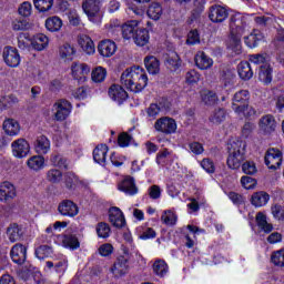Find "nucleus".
<instances>
[{
  "label": "nucleus",
  "instance_id": "1",
  "mask_svg": "<svg viewBox=\"0 0 284 284\" xmlns=\"http://www.w3.org/2000/svg\"><path fill=\"white\" fill-rule=\"evenodd\" d=\"M120 82L126 90L138 94V92H143L148 87V73L141 67H132L123 71Z\"/></svg>",
  "mask_w": 284,
  "mask_h": 284
},
{
  "label": "nucleus",
  "instance_id": "2",
  "mask_svg": "<svg viewBox=\"0 0 284 284\" xmlns=\"http://www.w3.org/2000/svg\"><path fill=\"white\" fill-rule=\"evenodd\" d=\"M245 161V142L233 140L229 143V156L226 165L230 170H239Z\"/></svg>",
  "mask_w": 284,
  "mask_h": 284
},
{
  "label": "nucleus",
  "instance_id": "3",
  "mask_svg": "<svg viewBox=\"0 0 284 284\" xmlns=\"http://www.w3.org/2000/svg\"><path fill=\"white\" fill-rule=\"evenodd\" d=\"M82 10L87 14L88 19L93 23L101 19V2L99 0H84L82 2Z\"/></svg>",
  "mask_w": 284,
  "mask_h": 284
},
{
  "label": "nucleus",
  "instance_id": "4",
  "mask_svg": "<svg viewBox=\"0 0 284 284\" xmlns=\"http://www.w3.org/2000/svg\"><path fill=\"white\" fill-rule=\"evenodd\" d=\"M129 261H130V252H128V250H124V255L118 256L116 261L113 263V266L111 267V272L113 276L119 278L121 276H124V274H128Z\"/></svg>",
  "mask_w": 284,
  "mask_h": 284
},
{
  "label": "nucleus",
  "instance_id": "5",
  "mask_svg": "<svg viewBox=\"0 0 284 284\" xmlns=\"http://www.w3.org/2000/svg\"><path fill=\"white\" fill-rule=\"evenodd\" d=\"M247 103H250V91L241 90L234 94L232 110H234L236 114H241V112H245Z\"/></svg>",
  "mask_w": 284,
  "mask_h": 284
},
{
  "label": "nucleus",
  "instance_id": "6",
  "mask_svg": "<svg viewBox=\"0 0 284 284\" xmlns=\"http://www.w3.org/2000/svg\"><path fill=\"white\" fill-rule=\"evenodd\" d=\"M55 121H65L72 112V104L68 100H59L53 104Z\"/></svg>",
  "mask_w": 284,
  "mask_h": 284
},
{
  "label": "nucleus",
  "instance_id": "7",
  "mask_svg": "<svg viewBox=\"0 0 284 284\" xmlns=\"http://www.w3.org/2000/svg\"><path fill=\"white\" fill-rule=\"evenodd\" d=\"M268 170H278L283 163V153L278 149H268L264 156Z\"/></svg>",
  "mask_w": 284,
  "mask_h": 284
},
{
  "label": "nucleus",
  "instance_id": "8",
  "mask_svg": "<svg viewBox=\"0 0 284 284\" xmlns=\"http://www.w3.org/2000/svg\"><path fill=\"white\" fill-rule=\"evenodd\" d=\"M229 17L230 11L221 4H214L209 8V19L212 23H223Z\"/></svg>",
  "mask_w": 284,
  "mask_h": 284
},
{
  "label": "nucleus",
  "instance_id": "9",
  "mask_svg": "<svg viewBox=\"0 0 284 284\" xmlns=\"http://www.w3.org/2000/svg\"><path fill=\"white\" fill-rule=\"evenodd\" d=\"M154 128L156 132H162L163 134H174L176 132V121L172 118H160L155 121Z\"/></svg>",
  "mask_w": 284,
  "mask_h": 284
},
{
  "label": "nucleus",
  "instance_id": "10",
  "mask_svg": "<svg viewBox=\"0 0 284 284\" xmlns=\"http://www.w3.org/2000/svg\"><path fill=\"white\" fill-rule=\"evenodd\" d=\"M12 154L17 159H26L30 154V143L26 139H18L12 142Z\"/></svg>",
  "mask_w": 284,
  "mask_h": 284
},
{
  "label": "nucleus",
  "instance_id": "11",
  "mask_svg": "<svg viewBox=\"0 0 284 284\" xmlns=\"http://www.w3.org/2000/svg\"><path fill=\"white\" fill-rule=\"evenodd\" d=\"M58 212L61 216H69L70 219H74L79 214V205L74 203L72 200H63L58 205Z\"/></svg>",
  "mask_w": 284,
  "mask_h": 284
},
{
  "label": "nucleus",
  "instance_id": "12",
  "mask_svg": "<svg viewBox=\"0 0 284 284\" xmlns=\"http://www.w3.org/2000/svg\"><path fill=\"white\" fill-rule=\"evenodd\" d=\"M11 260L17 265H23L28 256V248L23 244H16L10 252Z\"/></svg>",
  "mask_w": 284,
  "mask_h": 284
},
{
  "label": "nucleus",
  "instance_id": "13",
  "mask_svg": "<svg viewBox=\"0 0 284 284\" xmlns=\"http://www.w3.org/2000/svg\"><path fill=\"white\" fill-rule=\"evenodd\" d=\"M3 59L9 68H17L21 63V57L17 49L12 47H6L3 50Z\"/></svg>",
  "mask_w": 284,
  "mask_h": 284
},
{
  "label": "nucleus",
  "instance_id": "14",
  "mask_svg": "<svg viewBox=\"0 0 284 284\" xmlns=\"http://www.w3.org/2000/svg\"><path fill=\"white\" fill-rule=\"evenodd\" d=\"M231 34H245V21L240 13H235L230 18Z\"/></svg>",
  "mask_w": 284,
  "mask_h": 284
},
{
  "label": "nucleus",
  "instance_id": "15",
  "mask_svg": "<svg viewBox=\"0 0 284 284\" xmlns=\"http://www.w3.org/2000/svg\"><path fill=\"white\" fill-rule=\"evenodd\" d=\"M109 221L113 227H125V216H123V212L121 209L113 206L109 211Z\"/></svg>",
  "mask_w": 284,
  "mask_h": 284
},
{
  "label": "nucleus",
  "instance_id": "16",
  "mask_svg": "<svg viewBox=\"0 0 284 284\" xmlns=\"http://www.w3.org/2000/svg\"><path fill=\"white\" fill-rule=\"evenodd\" d=\"M109 97L112 99V101H115L119 103V105H121L123 101H128V91H125V89L119 84H112L109 88Z\"/></svg>",
  "mask_w": 284,
  "mask_h": 284
},
{
  "label": "nucleus",
  "instance_id": "17",
  "mask_svg": "<svg viewBox=\"0 0 284 284\" xmlns=\"http://www.w3.org/2000/svg\"><path fill=\"white\" fill-rule=\"evenodd\" d=\"M98 52L101 57L110 58L116 52V43L112 40H102L98 45Z\"/></svg>",
  "mask_w": 284,
  "mask_h": 284
},
{
  "label": "nucleus",
  "instance_id": "18",
  "mask_svg": "<svg viewBox=\"0 0 284 284\" xmlns=\"http://www.w3.org/2000/svg\"><path fill=\"white\" fill-rule=\"evenodd\" d=\"M71 71L73 74V79H75V81H80L81 83H83V81H85V77L90 74V67L83 63H73L71 67Z\"/></svg>",
  "mask_w": 284,
  "mask_h": 284
},
{
  "label": "nucleus",
  "instance_id": "19",
  "mask_svg": "<svg viewBox=\"0 0 284 284\" xmlns=\"http://www.w3.org/2000/svg\"><path fill=\"white\" fill-rule=\"evenodd\" d=\"M260 130L265 132L266 134H272L274 130H276V119L274 115L266 114L260 119Z\"/></svg>",
  "mask_w": 284,
  "mask_h": 284
},
{
  "label": "nucleus",
  "instance_id": "20",
  "mask_svg": "<svg viewBox=\"0 0 284 284\" xmlns=\"http://www.w3.org/2000/svg\"><path fill=\"white\" fill-rule=\"evenodd\" d=\"M23 227L19 226L17 223H12L7 227V236L10 243H17V241H21L23 239Z\"/></svg>",
  "mask_w": 284,
  "mask_h": 284
},
{
  "label": "nucleus",
  "instance_id": "21",
  "mask_svg": "<svg viewBox=\"0 0 284 284\" xmlns=\"http://www.w3.org/2000/svg\"><path fill=\"white\" fill-rule=\"evenodd\" d=\"M195 65L200 70H210L214 65V60L205 54V52L199 51L195 55Z\"/></svg>",
  "mask_w": 284,
  "mask_h": 284
},
{
  "label": "nucleus",
  "instance_id": "22",
  "mask_svg": "<svg viewBox=\"0 0 284 284\" xmlns=\"http://www.w3.org/2000/svg\"><path fill=\"white\" fill-rule=\"evenodd\" d=\"M17 196V190L10 182H2L0 184V201H10Z\"/></svg>",
  "mask_w": 284,
  "mask_h": 284
},
{
  "label": "nucleus",
  "instance_id": "23",
  "mask_svg": "<svg viewBox=\"0 0 284 284\" xmlns=\"http://www.w3.org/2000/svg\"><path fill=\"white\" fill-rule=\"evenodd\" d=\"M121 30L123 39H134V36L139 30V21L130 20L126 23L122 24Z\"/></svg>",
  "mask_w": 284,
  "mask_h": 284
},
{
  "label": "nucleus",
  "instance_id": "24",
  "mask_svg": "<svg viewBox=\"0 0 284 284\" xmlns=\"http://www.w3.org/2000/svg\"><path fill=\"white\" fill-rule=\"evenodd\" d=\"M144 65L149 74H159L161 72V62L154 55L144 58Z\"/></svg>",
  "mask_w": 284,
  "mask_h": 284
},
{
  "label": "nucleus",
  "instance_id": "25",
  "mask_svg": "<svg viewBox=\"0 0 284 284\" xmlns=\"http://www.w3.org/2000/svg\"><path fill=\"white\" fill-rule=\"evenodd\" d=\"M243 34L234 33L230 36L227 41V49L232 50L234 54L239 55L241 52H243V47L241 45V38Z\"/></svg>",
  "mask_w": 284,
  "mask_h": 284
},
{
  "label": "nucleus",
  "instance_id": "26",
  "mask_svg": "<svg viewBox=\"0 0 284 284\" xmlns=\"http://www.w3.org/2000/svg\"><path fill=\"white\" fill-rule=\"evenodd\" d=\"M251 203L254 207H264L266 203H270V194L265 191H258L253 193Z\"/></svg>",
  "mask_w": 284,
  "mask_h": 284
},
{
  "label": "nucleus",
  "instance_id": "27",
  "mask_svg": "<svg viewBox=\"0 0 284 284\" xmlns=\"http://www.w3.org/2000/svg\"><path fill=\"white\" fill-rule=\"evenodd\" d=\"M237 73L240 79H242L243 81H250V79L254 77V71H252V65L247 61L239 63Z\"/></svg>",
  "mask_w": 284,
  "mask_h": 284
},
{
  "label": "nucleus",
  "instance_id": "28",
  "mask_svg": "<svg viewBox=\"0 0 284 284\" xmlns=\"http://www.w3.org/2000/svg\"><path fill=\"white\" fill-rule=\"evenodd\" d=\"M45 265L48 270H53L57 274H65V271L68 270V260L61 258L60 261L57 262V260L48 261L45 262Z\"/></svg>",
  "mask_w": 284,
  "mask_h": 284
},
{
  "label": "nucleus",
  "instance_id": "29",
  "mask_svg": "<svg viewBox=\"0 0 284 284\" xmlns=\"http://www.w3.org/2000/svg\"><path fill=\"white\" fill-rule=\"evenodd\" d=\"M133 41L135 45H140L141 48H143V45H148V43H150V31L145 28H138L135 36H133Z\"/></svg>",
  "mask_w": 284,
  "mask_h": 284
},
{
  "label": "nucleus",
  "instance_id": "30",
  "mask_svg": "<svg viewBox=\"0 0 284 284\" xmlns=\"http://www.w3.org/2000/svg\"><path fill=\"white\" fill-rule=\"evenodd\" d=\"M49 43H50V39L48 38V36H45L43 33H38L31 41L32 48L34 50H38V52L45 50V48H48Z\"/></svg>",
  "mask_w": 284,
  "mask_h": 284
},
{
  "label": "nucleus",
  "instance_id": "31",
  "mask_svg": "<svg viewBox=\"0 0 284 284\" xmlns=\"http://www.w3.org/2000/svg\"><path fill=\"white\" fill-rule=\"evenodd\" d=\"M6 134H8V136H17V134H19V132L21 131V126L19 125V122H17V120L14 119H8L3 122L2 125Z\"/></svg>",
  "mask_w": 284,
  "mask_h": 284
},
{
  "label": "nucleus",
  "instance_id": "32",
  "mask_svg": "<svg viewBox=\"0 0 284 284\" xmlns=\"http://www.w3.org/2000/svg\"><path fill=\"white\" fill-rule=\"evenodd\" d=\"M119 190L121 192H124L125 194H129L130 196H134V194H136V192H139L136 184H134V180H132L131 178L124 179L119 184Z\"/></svg>",
  "mask_w": 284,
  "mask_h": 284
},
{
  "label": "nucleus",
  "instance_id": "33",
  "mask_svg": "<svg viewBox=\"0 0 284 284\" xmlns=\"http://www.w3.org/2000/svg\"><path fill=\"white\" fill-rule=\"evenodd\" d=\"M108 145L99 144L93 150V161L99 163V165H105V156H108Z\"/></svg>",
  "mask_w": 284,
  "mask_h": 284
},
{
  "label": "nucleus",
  "instance_id": "34",
  "mask_svg": "<svg viewBox=\"0 0 284 284\" xmlns=\"http://www.w3.org/2000/svg\"><path fill=\"white\" fill-rule=\"evenodd\" d=\"M261 41H263V33L257 29H254L250 36L244 38V42L246 43L247 48L251 49L257 48Z\"/></svg>",
  "mask_w": 284,
  "mask_h": 284
},
{
  "label": "nucleus",
  "instance_id": "35",
  "mask_svg": "<svg viewBox=\"0 0 284 284\" xmlns=\"http://www.w3.org/2000/svg\"><path fill=\"white\" fill-rule=\"evenodd\" d=\"M79 45L85 52V54H94V41H92L91 37L82 36L79 38Z\"/></svg>",
  "mask_w": 284,
  "mask_h": 284
},
{
  "label": "nucleus",
  "instance_id": "36",
  "mask_svg": "<svg viewBox=\"0 0 284 284\" xmlns=\"http://www.w3.org/2000/svg\"><path fill=\"white\" fill-rule=\"evenodd\" d=\"M44 26L49 32H59L61 28H63V20L57 16H53L45 20Z\"/></svg>",
  "mask_w": 284,
  "mask_h": 284
},
{
  "label": "nucleus",
  "instance_id": "37",
  "mask_svg": "<svg viewBox=\"0 0 284 284\" xmlns=\"http://www.w3.org/2000/svg\"><path fill=\"white\" fill-rule=\"evenodd\" d=\"M165 65L171 72H176L181 68V58L179 53L171 52L165 60Z\"/></svg>",
  "mask_w": 284,
  "mask_h": 284
},
{
  "label": "nucleus",
  "instance_id": "38",
  "mask_svg": "<svg viewBox=\"0 0 284 284\" xmlns=\"http://www.w3.org/2000/svg\"><path fill=\"white\" fill-rule=\"evenodd\" d=\"M27 165L33 172H39V170H43L45 159L42 155H33L27 161Z\"/></svg>",
  "mask_w": 284,
  "mask_h": 284
},
{
  "label": "nucleus",
  "instance_id": "39",
  "mask_svg": "<svg viewBox=\"0 0 284 284\" xmlns=\"http://www.w3.org/2000/svg\"><path fill=\"white\" fill-rule=\"evenodd\" d=\"M255 221L258 227H261V230L263 232H266V234H270V232H272V230H274V226L267 222V216L265 214H263V212H258L255 216Z\"/></svg>",
  "mask_w": 284,
  "mask_h": 284
},
{
  "label": "nucleus",
  "instance_id": "40",
  "mask_svg": "<svg viewBox=\"0 0 284 284\" xmlns=\"http://www.w3.org/2000/svg\"><path fill=\"white\" fill-rule=\"evenodd\" d=\"M274 70L271 65L264 64L260 68L258 79L262 81V83H265V85H270L272 83V73Z\"/></svg>",
  "mask_w": 284,
  "mask_h": 284
},
{
  "label": "nucleus",
  "instance_id": "41",
  "mask_svg": "<svg viewBox=\"0 0 284 284\" xmlns=\"http://www.w3.org/2000/svg\"><path fill=\"white\" fill-rule=\"evenodd\" d=\"M36 150L39 154H48L50 152V140L45 135H40L36 141Z\"/></svg>",
  "mask_w": 284,
  "mask_h": 284
},
{
  "label": "nucleus",
  "instance_id": "42",
  "mask_svg": "<svg viewBox=\"0 0 284 284\" xmlns=\"http://www.w3.org/2000/svg\"><path fill=\"white\" fill-rule=\"evenodd\" d=\"M163 16V8L159 2H153L148 9V17L153 21H159Z\"/></svg>",
  "mask_w": 284,
  "mask_h": 284
},
{
  "label": "nucleus",
  "instance_id": "43",
  "mask_svg": "<svg viewBox=\"0 0 284 284\" xmlns=\"http://www.w3.org/2000/svg\"><path fill=\"white\" fill-rule=\"evenodd\" d=\"M205 3L207 0H194L193 9L191 11L192 19H199L203 12H205Z\"/></svg>",
  "mask_w": 284,
  "mask_h": 284
},
{
  "label": "nucleus",
  "instance_id": "44",
  "mask_svg": "<svg viewBox=\"0 0 284 284\" xmlns=\"http://www.w3.org/2000/svg\"><path fill=\"white\" fill-rule=\"evenodd\" d=\"M62 246L68 247L69 250H79V239L75 235H63Z\"/></svg>",
  "mask_w": 284,
  "mask_h": 284
},
{
  "label": "nucleus",
  "instance_id": "45",
  "mask_svg": "<svg viewBox=\"0 0 284 284\" xmlns=\"http://www.w3.org/2000/svg\"><path fill=\"white\" fill-rule=\"evenodd\" d=\"M33 6L39 12H50L54 6V0H33Z\"/></svg>",
  "mask_w": 284,
  "mask_h": 284
},
{
  "label": "nucleus",
  "instance_id": "46",
  "mask_svg": "<svg viewBox=\"0 0 284 284\" xmlns=\"http://www.w3.org/2000/svg\"><path fill=\"white\" fill-rule=\"evenodd\" d=\"M108 75V71L103 67H97L92 73L91 79L94 83H103L105 81V77Z\"/></svg>",
  "mask_w": 284,
  "mask_h": 284
},
{
  "label": "nucleus",
  "instance_id": "47",
  "mask_svg": "<svg viewBox=\"0 0 284 284\" xmlns=\"http://www.w3.org/2000/svg\"><path fill=\"white\" fill-rule=\"evenodd\" d=\"M153 272L156 276L163 278L168 274V263L163 260H158L153 263Z\"/></svg>",
  "mask_w": 284,
  "mask_h": 284
},
{
  "label": "nucleus",
  "instance_id": "48",
  "mask_svg": "<svg viewBox=\"0 0 284 284\" xmlns=\"http://www.w3.org/2000/svg\"><path fill=\"white\" fill-rule=\"evenodd\" d=\"M225 116H226L225 109H217L211 114V116L209 118V121L214 125H221V123L225 121Z\"/></svg>",
  "mask_w": 284,
  "mask_h": 284
},
{
  "label": "nucleus",
  "instance_id": "49",
  "mask_svg": "<svg viewBox=\"0 0 284 284\" xmlns=\"http://www.w3.org/2000/svg\"><path fill=\"white\" fill-rule=\"evenodd\" d=\"M63 180V173L61 172V170L59 169H51L47 172V181H49V183H61V181Z\"/></svg>",
  "mask_w": 284,
  "mask_h": 284
},
{
  "label": "nucleus",
  "instance_id": "50",
  "mask_svg": "<svg viewBox=\"0 0 284 284\" xmlns=\"http://www.w3.org/2000/svg\"><path fill=\"white\" fill-rule=\"evenodd\" d=\"M170 156H172V152H170V150L163 149L162 151H159L156 154L158 165L165 168V165H168V161H170Z\"/></svg>",
  "mask_w": 284,
  "mask_h": 284
},
{
  "label": "nucleus",
  "instance_id": "51",
  "mask_svg": "<svg viewBox=\"0 0 284 284\" xmlns=\"http://www.w3.org/2000/svg\"><path fill=\"white\" fill-rule=\"evenodd\" d=\"M95 231H97L99 239H108L110 236V232H111L110 224H108L105 222H100V223H98Z\"/></svg>",
  "mask_w": 284,
  "mask_h": 284
},
{
  "label": "nucleus",
  "instance_id": "52",
  "mask_svg": "<svg viewBox=\"0 0 284 284\" xmlns=\"http://www.w3.org/2000/svg\"><path fill=\"white\" fill-rule=\"evenodd\" d=\"M77 54V50H74V47H72L70 43H64L60 48V55L62 59H69L72 60V57Z\"/></svg>",
  "mask_w": 284,
  "mask_h": 284
},
{
  "label": "nucleus",
  "instance_id": "53",
  "mask_svg": "<svg viewBox=\"0 0 284 284\" xmlns=\"http://www.w3.org/2000/svg\"><path fill=\"white\" fill-rule=\"evenodd\" d=\"M54 251L52 250V246H48V245H40L37 250H36V256L37 258H39L40 261H43V258H48V256H51V254Z\"/></svg>",
  "mask_w": 284,
  "mask_h": 284
},
{
  "label": "nucleus",
  "instance_id": "54",
  "mask_svg": "<svg viewBox=\"0 0 284 284\" xmlns=\"http://www.w3.org/2000/svg\"><path fill=\"white\" fill-rule=\"evenodd\" d=\"M202 101L204 105H216V103H219V95L213 91H206L202 93Z\"/></svg>",
  "mask_w": 284,
  "mask_h": 284
},
{
  "label": "nucleus",
  "instance_id": "55",
  "mask_svg": "<svg viewBox=\"0 0 284 284\" xmlns=\"http://www.w3.org/2000/svg\"><path fill=\"white\" fill-rule=\"evenodd\" d=\"M78 183H79V178L77 176V174L69 172L64 175V185L67 190H74Z\"/></svg>",
  "mask_w": 284,
  "mask_h": 284
},
{
  "label": "nucleus",
  "instance_id": "56",
  "mask_svg": "<svg viewBox=\"0 0 284 284\" xmlns=\"http://www.w3.org/2000/svg\"><path fill=\"white\" fill-rule=\"evenodd\" d=\"M12 28L17 32H19L21 30H30V28H32V26L26 19H16L12 21Z\"/></svg>",
  "mask_w": 284,
  "mask_h": 284
},
{
  "label": "nucleus",
  "instance_id": "57",
  "mask_svg": "<svg viewBox=\"0 0 284 284\" xmlns=\"http://www.w3.org/2000/svg\"><path fill=\"white\" fill-rule=\"evenodd\" d=\"M51 163L54 165V168H64V170L68 169V160L62 158L60 154H52Z\"/></svg>",
  "mask_w": 284,
  "mask_h": 284
},
{
  "label": "nucleus",
  "instance_id": "58",
  "mask_svg": "<svg viewBox=\"0 0 284 284\" xmlns=\"http://www.w3.org/2000/svg\"><path fill=\"white\" fill-rule=\"evenodd\" d=\"M272 263L277 267H284V250L276 251L271 256Z\"/></svg>",
  "mask_w": 284,
  "mask_h": 284
},
{
  "label": "nucleus",
  "instance_id": "59",
  "mask_svg": "<svg viewBox=\"0 0 284 284\" xmlns=\"http://www.w3.org/2000/svg\"><path fill=\"white\" fill-rule=\"evenodd\" d=\"M272 215L277 221H284V206L280 204H275L271 206Z\"/></svg>",
  "mask_w": 284,
  "mask_h": 284
},
{
  "label": "nucleus",
  "instance_id": "60",
  "mask_svg": "<svg viewBox=\"0 0 284 284\" xmlns=\"http://www.w3.org/2000/svg\"><path fill=\"white\" fill-rule=\"evenodd\" d=\"M132 141V135H130L128 132H122L118 136V145L120 148H128Z\"/></svg>",
  "mask_w": 284,
  "mask_h": 284
},
{
  "label": "nucleus",
  "instance_id": "61",
  "mask_svg": "<svg viewBox=\"0 0 284 284\" xmlns=\"http://www.w3.org/2000/svg\"><path fill=\"white\" fill-rule=\"evenodd\" d=\"M20 17H30L32 14V3L26 1L22 2L18 9Z\"/></svg>",
  "mask_w": 284,
  "mask_h": 284
},
{
  "label": "nucleus",
  "instance_id": "62",
  "mask_svg": "<svg viewBox=\"0 0 284 284\" xmlns=\"http://www.w3.org/2000/svg\"><path fill=\"white\" fill-rule=\"evenodd\" d=\"M161 221H163V223L165 225H175L176 224V215L170 211L169 212L165 211L161 216Z\"/></svg>",
  "mask_w": 284,
  "mask_h": 284
},
{
  "label": "nucleus",
  "instance_id": "63",
  "mask_svg": "<svg viewBox=\"0 0 284 284\" xmlns=\"http://www.w3.org/2000/svg\"><path fill=\"white\" fill-rule=\"evenodd\" d=\"M242 171L244 174L254 175L258 170L256 169V164L254 162H245L242 164Z\"/></svg>",
  "mask_w": 284,
  "mask_h": 284
},
{
  "label": "nucleus",
  "instance_id": "64",
  "mask_svg": "<svg viewBox=\"0 0 284 284\" xmlns=\"http://www.w3.org/2000/svg\"><path fill=\"white\" fill-rule=\"evenodd\" d=\"M241 184L245 187V190H254L256 187V180L250 176H242Z\"/></svg>",
  "mask_w": 284,
  "mask_h": 284
}]
</instances>
